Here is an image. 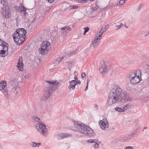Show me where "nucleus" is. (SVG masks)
<instances>
[{
  "mask_svg": "<svg viewBox=\"0 0 149 149\" xmlns=\"http://www.w3.org/2000/svg\"><path fill=\"white\" fill-rule=\"evenodd\" d=\"M149 34V33H148H148L147 34H145V35H144V37H146V36L148 35Z\"/></svg>",
  "mask_w": 149,
  "mask_h": 149,
  "instance_id": "48",
  "label": "nucleus"
},
{
  "mask_svg": "<svg viewBox=\"0 0 149 149\" xmlns=\"http://www.w3.org/2000/svg\"><path fill=\"white\" fill-rule=\"evenodd\" d=\"M108 27H109L108 25H105V26L104 27V28H106L107 29L108 28Z\"/></svg>",
  "mask_w": 149,
  "mask_h": 149,
  "instance_id": "46",
  "label": "nucleus"
},
{
  "mask_svg": "<svg viewBox=\"0 0 149 149\" xmlns=\"http://www.w3.org/2000/svg\"><path fill=\"white\" fill-rule=\"evenodd\" d=\"M38 132L44 136H47L48 134V129L45 125L41 122L38 123L36 125Z\"/></svg>",
  "mask_w": 149,
  "mask_h": 149,
  "instance_id": "5",
  "label": "nucleus"
},
{
  "mask_svg": "<svg viewBox=\"0 0 149 149\" xmlns=\"http://www.w3.org/2000/svg\"><path fill=\"white\" fill-rule=\"evenodd\" d=\"M33 119L35 120L37 122H41V120L40 118L36 116H33L32 117Z\"/></svg>",
  "mask_w": 149,
  "mask_h": 149,
  "instance_id": "19",
  "label": "nucleus"
},
{
  "mask_svg": "<svg viewBox=\"0 0 149 149\" xmlns=\"http://www.w3.org/2000/svg\"><path fill=\"white\" fill-rule=\"evenodd\" d=\"M54 1V0H48V2L50 3H52Z\"/></svg>",
  "mask_w": 149,
  "mask_h": 149,
  "instance_id": "44",
  "label": "nucleus"
},
{
  "mask_svg": "<svg viewBox=\"0 0 149 149\" xmlns=\"http://www.w3.org/2000/svg\"><path fill=\"white\" fill-rule=\"evenodd\" d=\"M18 9L20 11L22 12L23 11V6H20L19 7Z\"/></svg>",
  "mask_w": 149,
  "mask_h": 149,
  "instance_id": "34",
  "label": "nucleus"
},
{
  "mask_svg": "<svg viewBox=\"0 0 149 149\" xmlns=\"http://www.w3.org/2000/svg\"><path fill=\"white\" fill-rule=\"evenodd\" d=\"M99 124L100 127L103 130H105L109 126L108 120L107 118H105L99 121Z\"/></svg>",
  "mask_w": 149,
  "mask_h": 149,
  "instance_id": "8",
  "label": "nucleus"
},
{
  "mask_svg": "<svg viewBox=\"0 0 149 149\" xmlns=\"http://www.w3.org/2000/svg\"><path fill=\"white\" fill-rule=\"evenodd\" d=\"M148 33H149V31H148Z\"/></svg>",
  "mask_w": 149,
  "mask_h": 149,
  "instance_id": "54",
  "label": "nucleus"
},
{
  "mask_svg": "<svg viewBox=\"0 0 149 149\" xmlns=\"http://www.w3.org/2000/svg\"><path fill=\"white\" fill-rule=\"evenodd\" d=\"M10 12V9L8 7H5V8H2V14L6 18H9L10 17L11 15Z\"/></svg>",
  "mask_w": 149,
  "mask_h": 149,
  "instance_id": "9",
  "label": "nucleus"
},
{
  "mask_svg": "<svg viewBox=\"0 0 149 149\" xmlns=\"http://www.w3.org/2000/svg\"><path fill=\"white\" fill-rule=\"evenodd\" d=\"M123 109L124 111L125 110L127 109H126V108L124 107V106L123 107Z\"/></svg>",
  "mask_w": 149,
  "mask_h": 149,
  "instance_id": "49",
  "label": "nucleus"
},
{
  "mask_svg": "<svg viewBox=\"0 0 149 149\" xmlns=\"http://www.w3.org/2000/svg\"><path fill=\"white\" fill-rule=\"evenodd\" d=\"M22 57L19 58L18 62L17 64V67L18 70L21 71H22L23 68V64L22 63Z\"/></svg>",
  "mask_w": 149,
  "mask_h": 149,
  "instance_id": "12",
  "label": "nucleus"
},
{
  "mask_svg": "<svg viewBox=\"0 0 149 149\" xmlns=\"http://www.w3.org/2000/svg\"><path fill=\"white\" fill-rule=\"evenodd\" d=\"M72 136V135L69 134L61 133L58 134L56 136L58 139H62L64 138H67Z\"/></svg>",
  "mask_w": 149,
  "mask_h": 149,
  "instance_id": "10",
  "label": "nucleus"
},
{
  "mask_svg": "<svg viewBox=\"0 0 149 149\" xmlns=\"http://www.w3.org/2000/svg\"><path fill=\"white\" fill-rule=\"evenodd\" d=\"M107 68L104 64L102 65L99 69V70L100 72L103 74L105 73V72H107Z\"/></svg>",
  "mask_w": 149,
  "mask_h": 149,
  "instance_id": "15",
  "label": "nucleus"
},
{
  "mask_svg": "<svg viewBox=\"0 0 149 149\" xmlns=\"http://www.w3.org/2000/svg\"><path fill=\"white\" fill-rule=\"evenodd\" d=\"M107 29L105 28H104L103 27H102L100 29V31L98 32L99 33L98 35V37H100L103 33Z\"/></svg>",
  "mask_w": 149,
  "mask_h": 149,
  "instance_id": "17",
  "label": "nucleus"
},
{
  "mask_svg": "<svg viewBox=\"0 0 149 149\" xmlns=\"http://www.w3.org/2000/svg\"><path fill=\"white\" fill-rule=\"evenodd\" d=\"M87 0H78L79 2L80 3H85L87 1Z\"/></svg>",
  "mask_w": 149,
  "mask_h": 149,
  "instance_id": "35",
  "label": "nucleus"
},
{
  "mask_svg": "<svg viewBox=\"0 0 149 149\" xmlns=\"http://www.w3.org/2000/svg\"><path fill=\"white\" fill-rule=\"evenodd\" d=\"M6 44V43L5 42H4L1 39H0V45L2 46V45L3 47H4V46H6L5 44Z\"/></svg>",
  "mask_w": 149,
  "mask_h": 149,
  "instance_id": "27",
  "label": "nucleus"
},
{
  "mask_svg": "<svg viewBox=\"0 0 149 149\" xmlns=\"http://www.w3.org/2000/svg\"><path fill=\"white\" fill-rule=\"evenodd\" d=\"M41 143L32 142L30 143V145L33 147H36L38 146V147L40 146Z\"/></svg>",
  "mask_w": 149,
  "mask_h": 149,
  "instance_id": "18",
  "label": "nucleus"
},
{
  "mask_svg": "<svg viewBox=\"0 0 149 149\" xmlns=\"http://www.w3.org/2000/svg\"><path fill=\"white\" fill-rule=\"evenodd\" d=\"M46 82L48 84L46 86L44 91V95L43 96L42 99L46 100L48 99L50 95V93L52 91H55L56 89V85L58 84V82L55 81H47Z\"/></svg>",
  "mask_w": 149,
  "mask_h": 149,
  "instance_id": "4",
  "label": "nucleus"
},
{
  "mask_svg": "<svg viewBox=\"0 0 149 149\" xmlns=\"http://www.w3.org/2000/svg\"><path fill=\"white\" fill-rule=\"evenodd\" d=\"M86 74L85 72H83L81 74V77L82 78H84L86 77Z\"/></svg>",
  "mask_w": 149,
  "mask_h": 149,
  "instance_id": "37",
  "label": "nucleus"
},
{
  "mask_svg": "<svg viewBox=\"0 0 149 149\" xmlns=\"http://www.w3.org/2000/svg\"><path fill=\"white\" fill-rule=\"evenodd\" d=\"M78 8V6H70L68 8V9L69 10H71L72 9H74Z\"/></svg>",
  "mask_w": 149,
  "mask_h": 149,
  "instance_id": "23",
  "label": "nucleus"
},
{
  "mask_svg": "<svg viewBox=\"0 0 149 149\" xmlns=\"http://www.w3.org/2000/svg\"><path fill=\"white\" fill-rule=\"evenodd\" d=\"M146 128V127H145L144 128V129H145Z\"/></svg>",
  "mask_w": 149,
  "mask_h": 149,
  "instance_id": "51",
  "label": "nucleus"
},
{
  "mask_svg": "<svg viewBox=\"0 0 149 149\" xmlns=\"http://www.w3.org/2000/svg\"><path fill=\"white\" fill-rule=\"evenodd\" d=\"M98 144L97 143H96L94 146V147L96 148H98Z\"/></svg>",
  "mask_w": 149,
  "mask_h": 149,
  "instance_id": "43",
  "label": "nucleus"
},
{
  "mask_svg": "<svg viewBox=\"0 0 149 149\" xmlns=\"http://www.w3.org/2000/svg\"><path fill=\"white\" fill-rule=\"evenodd\" d=\"M96 140H93V139H90L89 140H88L87 141V142L88 143H95L96 142L95 141Z\"/></svg>",
  "mask_w": 149,
  "mask_h": 149,
  "instance_id": "28",
  "label": "nucleus"
},
{
  "mask_svg": "<svg viewBox=\"0 0 149 149\" xmlns=\"http://www.w3.org/2000/svg\"><path fill=\"white\" fill-rule=\"evenodd\" d=\"M133 149V147H132V146H130L126 147L125 148V149Z\"/></svg>",
  "mask_w": 149,
  "mask_h": 149,
  "instance_id": "38",
  "label": "nucleus"
},
{
  "mask_svg": "<svg viewBox=\"0 0 149 149\" xmlns=\"http://www.w3.org/2000/svg\"><path fill=\"white\" fill-rule=\"evenodd\" d=\"M130 106L128 104H127L126 105L124 106V107L126 108V109H127Z\"/></svg>",
  "mask_w": 149,
  "mask_h": 149,
  "instance_id": "40",
  "label": "nucleus"
},
{
  "mask_svg": "<svg viewBox=\"0 0 149 149\" xmlns=\"http://www.w3.org/2000/svg\"><path fill=\"white\" fill-rule=\"evenodd\" d=\"M142 56L143 58H145L147 57V55L145 53H143L142 54Z\"/></svg>",
  "mask_w": 149,
  "mask_h": 149,
  "instance_id": "32",
  "label": "nucleus"
},
{
  "mask_svg": "<svg viewBox=\"0 0 149 149\" xmlns=\"http://www.w3.org/2000/svg\"><path fill=\"white\" fill-rule=\"evenodd\" d=\"M63 58H64L63 57L58 58L56 60V63H59L63 59Z\"/></svg>",
  "mask_w": 149,
  "mask_h": 149,
  "instance_id": "25",
  "label": "nucleus"
},
{
  "mask_svg": "<svg viewBox=\"0 0 149 149\" xmlns=\"http://www.w3.org/2000/svg\"><path fill=\"white\" fill-rule=\"evenodd\" d=\"M123 24H120V25H118V26H117V27L118 28V29H120V28H121V27H122L123 26Z\"/></svg>",
  "mask_w": 149,
  "mask_h": 149,
  "instance_id": "36",
  "label": "nucleus"
},
{
  "mask_svg": "<svg viewBox=\"0 0 149 149\" xmlns=\"http://www.w3.org/2000/svg\"><path fill=\"white\" fill-rule=\"evenodd\" d=\"M88 82H89V81H87V84H86V88L85 89V91H86L87 90V89H88Z\"/></svg>",
  "mask_w": 149,
  "mask_h": 149,
  "instance_id": "39",
  "label": "nucleus"
},
{
  "mask_svg": "<svg viewBox=\"0 0 149 149\" xmlns=\"http://www.w3.org/2000/svg\"><path fill=\"white\" fill-rule=\"evenodd\" d=\"M76 85H77V84H80L81 83V81H80L79 80V81H76Z\"/></svg>",
  "mask_w": 149,
  "mask_h": 149,
  "instance_id": "42",
  "label": "nucleus"
},
{
  "mask_svg": "<svg viewBox=\"0 0 149 149\" xmlns=\"http://www.w3.org/2000/svg\"><path fill=\"white\" fill-rule=\"evenodd\" d=\"M51 45L48 41L43 42L41 44V47L39 49L40 54H46L50 48Z\"/></svg>",
  "mask_w": 149,
  "mask_h": 149,
  "instance_id": "7",
  "label": "nucleus"
},
{
  "mask_svg": "<svg viewBox=\"0 0 149 149\" xmlns=\"http://www.w3.org/2000/svg\"><path fill=\"white\" fill-rule=\"evenodd\" d=\"M61 30H66V29L67 30H65V31H67L68 30L70 31H71V28L68 26H67L64 27H63L61 28Z\"/></svg>",
  "mask_w": 149,
  "mask_h": 149,
  "instance_id": "22",
  "label": "nucleus"
},
{
  "mask_svg": "<svg viewBox=\"0 0 149 149\" xmlns=\"http://www.w3.org/2000/svg\"><path fill=\"white\" fill-rule=\"evenodd\" d=\"M137 72L140 74V76H137L136 73H133L130 74L128 77L130 80V82L133 84L139 83L141 79V72L139 70Z\"/></svg>",
  "mask_w": 149,
  "mask_h": 149,
  "instance_id": "6",
  "label": "nucleus"
},
{
  "mask_svg": "<svg viewBox=\"0 0 149 149\" xmlns=\"http://www.w3.org/2000/svg\"><path fill=\"white\" fill-rule=\"evenodd\" d=\"M8 47L4 46L3 49L0 50V56L1 57H5L8 54Z\"/></svg>",
  "mask_w": 149,
  "mask_h": 149,
  "instance_id": "11",
  "label": "nucleus"
},
{
  "mask_svg": "<svg viewBox=\"0 0 149 149\" xmlns=\"http://www.w3.org/2000/svg\"><path fill=\"white\" fill-rule=\"evenodd\" d=\"M74 79L75 80V81L76 80H77L78 79V78L77 76H75L74 77Z\"/></svg>",
  "mask_w": 149,
  "mask_h": 149,
  "instance_id": "47",
  "label": "nucleus"
},
{
  "mask_svg": "<svg viewBox=\"0 0 149 149\" xmlns=\"http://www.w3.org/2000/svg\"><path fill=\"white\" fill-rule=\"evenodd\" d=\"M125 2V0H120L119 1V3L120 5H122L124 4Z\"/></svg>",
  "mask_w": 149,
  "mask_h": 149,
  "instance_id": "31",
  "label": "nucleus"
},
{
  "mask_svg": "<svg viewBox=\"0 0 149 149\" xmlns=\"http://www.w3.org/2000/svg\"><path fill=\"white\" fill-rule=\"evenodd\" d=\"M84 29V33H86L89 29V28L88 27H85Z\"/></svg>",
  "mask_w": 149,
  "mask_h": 149,
  "instance_id": "30",
  "label": "nucleus"
},
{
  "mask_svg": "<svg viewBox=\"0 0 149 149\" xmlns=\"http://www.w3.org/2000/svg\"><path fill=\"white\" fill-rule=\"evenodd\" d=\"M100 38L98 36H96L95 39L93 42L92 45L94 47H97L99 44V41L100 39Z\"/></svg>",
  "mask_w": 149,
  "mask_h": 149,
  "instance_id": "13",
  "label": "nucleus"
},
{
  "mask_svg": "<svg viewBox=\"0 0 149 149\" xmlns=\"http://www.w3.org/2000/svg\"><path fill=\"white\" fill-rule=\"evenodd\" d=\"M20 6H23V10L22 12H23L24 15H25L26 14V11L27 10L26 8L24 6L22 3L20 4Z\"/></svg>",
  "mask_w": 149,
  "mask_h": 149,
  "instance_id": "20",
  "label": "nucleus"
},
{
  "mask_svg": "<svg viewBox=\"0 0 149 149\" xmlns=\"http://www.w3.org/2000/svg\"><path fill=\"white\" fill-rule=\"evenodd\" d=\"M75 130L74 131H77L88 136L91 137L95 135L93 130L89 127L85 125L81 122L75 121L74 122Z\"/></svg>",
  "mask_w": 149,
  "mask_h": 149,
  "instance_id": "2",
  "label": "nucleus"
},
{
  "mask_svg": "<svg viewBox=\"0 0 149 149\" xmlns=\"http://www.w3.org/2000/svg\"><path fill=\"white\" fill-rule=\"evenodd\" d=\"M129 101L126 93L123 92L121 88L118 86L114 87L111 91L107 99V104L110 106L116 102H126Z\"/></svg>",
  "mask_w": 149,
  "mask_h": 149,
  "instance_id": "1",
  "label": "nucleus"
},
{
  "mask_svg": "<svg viewBox=\"0 0 149 149\" xmlns=\"http://www.w3.org/2000/svg\"><path fill=\"white\" fill-rule=\"evenodd\" d=\"M85 34H86V33H84V35H85Z\"/></svg>",
  "mask_w": 149,
  "mask_h": 149,
  "instance_id": "52",
  "label": "nucleus"
},
{
  "mask_svg": "<svg viewBox=\"0 0 149 149\" xmlns=\"http://www.w3.org/2000/svg\"><path fill=\"white\" fill-rule=\"evenodd\" d=\"M26 30L23 28L17 29L14 33L13 36L14 41L17 44L21 45L25 40Z\"/></svg>",
  "mask_w": 149,
  "mask_h": 149,
  "instance_id": "3",
  "label": "nucleus"
},
{
  "mask_svg": "<svg viewBox=\"0 0 149 149\" xmlns=\"http://www.w3.org/2000/svg\"><path fill=\"white\" fill-rule=\"evenodd\" d=\"M7 84L6 81H3L1 82L0 83V90H1L5 88Z\"/></svg>",
  "mask_w": 149,
  "mask_h": 149,
  "instance_id": "16",
  "label": "nucleus"
},
{
  "mask_svg": "<svg viewBox=\"0 0 149 149\" xmlns=\"http://www.w3.org/2000/svg\"><path fill=\"white\" fill-rule=\"evenodd\" d=\"M1 3H2V4H3V2H1Z\"/></svg>",
  "mask_w": 149,
  "mask_h": 149,
  "instance_id": "53",
  "label": "nucleus"
},
{
  "mask_svg": "<svg viewBox=\"0 0 149 149\" xmlns=\"http://www.w3.org/2000/svg\"><path fill=\"white\" fill-rule=\"evenodd\" d=\"M142 4H140L139 6H138V10H139L141 8V7H142Z\"/></svg>",
  "mask_w": 149,
  "mask_h": 149,
  "instance_id": "41",
  "label": "nucleus"
},
{
  "mask_svg": "<svg viewBox=\"0 0 149 149\" xmlns=\"http://www.w3.org/2000/svg\"><path fill=\"white\" fill-rule=\"evenodd\" d=\"M127 139V138L126 137H122L120 139V141L121 142H123L126 141Z\"/></svg>",
  "mask_w": 149,
  "mask_h": 149,
  "instance_id": "26",
  "label": "nucleus"
},
{
  "mask_svg": "<svg viewBox=\"0 0 149 149\" xmlns=\"http://www.w3.org/2000/svg\"><path fill=\"white\" fill-rule=\"evenodd\" d=\"M70 85L68 87V88L70 89L72 88L74 90L75 88L76 85V81L75 80H72L69 82Z\"/></svg>",
  "mask_w": 149,
  "mask_h": 149,
  "instance_id": "14",
  "label": "nucleus"
},
{
  "mask_svg": "<svg viewBox=\"0 0 149 149\" xmlns=\"http://www.w3.org/2000/svg\"><path fill=\"white\" fill-rule=\"evenodd\" d=\"M115 109L116 111L119 112H124L123 109L121 107H116L115 108Z\"/></svg>",
  "mask_w": 149,
  "mask_h": 149,
  "instance_id": "21",
  "label": "nucleus"
},
{
  "mask_svg": "<svg viewBox=\"0 0 149 149\" xmlns=\"http://www.w3.org/2000/svg\"><path fill=\"white\" fill-rule=\"evenodd\" d=\"M136 133L134 132H132V134H131V138L134 137L135 136Z\"/></svg>",
  "mask_w": 149,
  "mask_h": 149,
  "instance_id": "33",
  "label": "nucleus"
},
{
  "mask_svg": "<svg viewBox=\"0 0 149 149\" xmlns=\"http://www.w3.org/2000/svg\"><path fill=\"white\" fill-rule=\"evenodd\" d=\"M125 26L126 27V28H128V26H126V25H125Z\"/></svg>",
  "mask_w": 149,
  "mask_h": 149,
  "instance_id": "50",
  "label": "nucleus"
},
{
  "mask_svg": "<svg viewBox=\"0 0 149 149\" xmlns=\"http://www.w3.org/2000/svg\"><path fill=\"white\" fill-rule=\"evenodd\" d=\"M2 92L3 93H4V94L5 95L7 96L8 93V90H7V89L5 88H4L3 89H2Z\"/></svg>",
  "mask_w": 149,
  "mask_h": 149,
  "instance_id": "24",
  "label": "nucleus"
},
{
  "mask_svg": "<svg viewBox=\"0 0 149 149\" xmlns=\"http://www.w3.org/2000/svg\"><path fill=\"white\" fill-rule=\"evenodd\" d=\"M98 8V7L97 6H94L93 7L92 10L93 11H95L97 10Z\"/></svg>",
  "mask_w": 149,
  "mask_h": 149,
  "instance_id": "29",
  "label": "nucleus"
},
{
  "mask_svg": "<svg viewBox=\"0 0 149 149\" xmlns=\"http://www.w3.org/2000/svg\"><path fill=\"white\" fill-rule=\"evenodd\" d=\"M95 107L96 108V109H97L98 108V106L97 104H95L94 105Z\"/></svg>",
  "mask_w": 149,
  "mask_h": 149,
  "instance_id": "45",
  "label": "nucleus"
}]
</instances>
